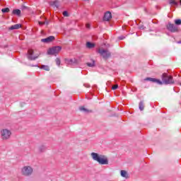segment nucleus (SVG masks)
<instances>
[{
  "instance_id": "6ab92c4d",
  "label": "nucleus",
  "mask_w": 181,
  "mask_h": 181,
  "mask_svg": "<svg viewBox=\"0 0 181 181\" xmlns=\"http://www.w3.org/2000/svg\"><path fill=\"white\" fill-rule=\"evenodd\" d=\"M51 6H54L55 8H59V4L57 1H52L50 3Z\"/></svg>"
},
{
  "instance_id": "f257e3e1",
  "label": "nucleus",
  "mask_w": 181,
  "mask_h": 181,
  "mask_svg": "<svg viewBox=\"0 0 181 181\" xmlns=\"http://www.w3.org/2000/svg\"><path fill=\"white\" fill-rule=\"evenodd\" d=\"M90 156L92 159L98 162L99 165H108V158L104 155L98 154L97 153H91Z\"/></svg>"
},
{
  "instance_id": "bb28decb",
  "label": "nucleus",
  "mask_w": 181,
  "mask_h": 181,
  "mask_svg": "<svg viewBox=\"0 0 181 181\" xmlns=\"http://www.w3.org/2000/svg\"><path fill=\"white\" fill-rule=\"evenodd\" d=\"M45 149H46V148H45L44 146H41L40 147V151L41 152H43V151H45Z\"/></svg>"
},
{
  "instance_id": "0eeeda50",
  "label": "nucleus",
  "mask_w": 181,
  "mask_h": 181,
  "mask_svg": "<svg viewBox=\"0 0 181 181\" xmlns=\"http://www.w3.org/2000/svg\"><path fill=\"white\" fill-rule=\"evenodd\" d=\"M27 57L28 60H36L39 57V54H35L33 49H28Z\"/></svg>"
},
{
  "instance_id": "2eb2a0df",
  "label": "nucleus",
  "mask_w": 181,
  "mask_h": 181,
  "mask_svg": "<svg viewBox=\"0 0 181 181\" xmlns=\"http://www.w3.org/2000/svg\"><path fill=\"white\" fill-rule=\"evenodd\" d=\"M120 175L122 177H125V179H128V173H127L125 170H121Z\"/></svg>"
},
{
  "instance_id": "5701e85b",
  "label": "nucleus",
  "mask_w": 181,
  "mask_h": 181,
  "mask_svg": "<svg viewBox=\"0 0 181 181\" xmlns=\"http://www.w3.org/2000/svg\"><path fill=\"white\" fill-rule=\"evenodd\" d=\"M175 25H181V20L180 19L175 20Z\"/></svg>"
},
{
  "instance_id": "20e7f679",
  "label": "nucleus",
  "mask_w": 181,
  "mask_h": 181,
  "mask_svg": "<svg viewBox=\"0 0 181 181\" xmlns=\"http://www.w3.org/2000/svg\"><path fill=\"white\" fill-rule=\"evenodd\" d=\"M61 51H62V47H60V46L53 47L52 48H49L47 50V54L57 56V54H59V53H60Z\"/></svg>"
},
{
  "instance_id": "a878e982",
  "label": "nucleus",
  "mask_w": 181,
  "mask_h": 181,
  "mask_svg": "<svg viewBox=\"0 0 181 181\" xmlns=\"http://www.w3.org/2000/svg\"><path fill=\"white\" fill-rule=\"evenodd\" d=\"M49 23L47 22H42V21H39V25H48Z\"/></svg>"
},
{
  "instance_id": "c85d7f7f",
  "label": "nucleus",
  "mask_w": 181,
  "mask_h": 181,
  "mask_svg": "<svg viewBox=\"0 0 181 181\" xmlns=\"http://www.w3.org/2000/svg\"><path fill=\"white\" fill-rule=\"evenodd\" d=\"M63 15H64V16H69V13H67V11H64V12H63Z\"/></svg>"
},
{
  "instance_id": "1a4fd4ad",
  "label": "nucleus",
  "mask_w": 181,
  "mask_h": 181,
  "mask_svg": "<svg viewBox=\"0 0 181 181\" xmlns=\"http://www.w3.org/2000/svg\"><path fill=\"white\" fill-rule=\"evenodd\" d=\"M146 81H151L152 83H156L157 84L162 85V81L159 79L153 78H146Z\"/></svg>"
},
{
  "instance_id": "dca6fc26",
  "label": "nucleus",
  "mask_w": 181,
  "mask_h": 181,
  "mask_svg": "<svg viewBox=\"0 0 181 181\" xmlns=\"http://www.w3.org/2000/svg\"><path fill=\"white\" fill-rule=\"evenodd\" d=\"M13 15H17V16H21V10L19 9H14L13 11Z\"/></svg>"
},
{
  "instance_id": "7c9ffc66",
  "label": "nucleus",
  "mask_w": 181,
  "mask_h": 181,
  "mask_svg": "<svg viewBox=\"0 0 181 181\" xmlns=\"http://www.w3.org/2000/svg\"><path fill=\"white\" fill-rule=\"evenodd\" d=\"M86 28H90V24H87Z\"/></svg>"
},
{
  "instance_id": "393cba45",
  "label": "nucleus",
  "mask_w": 181,
  "mask_h": 181,
  "mask_svg": "<svg viewBox=\"0 0 181 181\" xmlns=\"http://www.w3.org/2000/svg\"><path fill=\"white\" fill-rule=\"evenodd\" d=\"M87 66H88V67H94V62H93L92 63H87Z\"/></svg>"
},
{
  "instance_id": "9b49d317",
  "label": "nucleus",
  "mask_w": 181,
  "mask_h": 181,
  "mask_svg": "<svg viewBox=\"0 0 181 181\" xmlns=\"http://www.w3.org/2000/svg\"><path fill=\"white\" fill-rule=\"evenodd\" d=\"M111 18H112V16L111 15V12L107 11L105 13L103 20L108 21H110V19H111Z\"/></svg>"
},
{
  "instance_id": "b1692460",
  "label": "nucleus",
  "mask_w": 181,
  "mask_h": 181,
  "mask_svg": "<svg viewBox=\"0 0 181 181\" xmlns=\"http://www.w3.org/2000/svg\"><path fill=\"white\" fill-rule=\"evenodd\" d=\"M55 62H56L57 66H60V59L57 58V59H55Z\"/></svg>"
},
{
  "instance_id": "72a5a7b5",
  "label": "nucleus",
  "mask_w": 181,
  "mask_h": 181,
  "mask_svg": "<svg viewBox=\"0 0 181 181\" xmlns=\"http://www.w3.org/2000/svg\"><path fill=\"white\" fill-rule=\"evenodd\" d=\"M180 5H181V0H180Z\"/></svg>"
},
{
  "instance_id": "aec40b11",
  "label": "nucleus",
  "mask_w": 181,
  "mask_h": 181,
  "mask_svg": "<svg viewBox=\"0 0 181 181\" xmlns=\"http://www.w3.org/2000/svg\"><path fill=\"white\" fill-rule=\"evenodd\" d=\"M139 108L140 111H144V102L141 101L139 103Z\"/></svg>"
},
{
  "instance_id": "f3484780",
  "label": "nucleus",
  "mask_w": 181,
  "mask_h": 181,
  "mask_svg": "<svg viewBox=\"0 0 181 181\" xmlns=\"http://www.w3.org/2000/svg\"><path fill=\"white\" fill-rule=\"evenodd\" d=\"M40 69H42L43 70H45L46 71H49L50 70V68L47 65H42L40 66Z\"/></svg>"
},
{
  "instance_id": "39448f33",
  "label": "nucleus",
  "mask_w": 181,
  "mask_h": 181,
  "mask_svg": "<svg viewBox=\"0 0 181 181\" xmlns=\"http://www.w3.org/2000/svg\"><path fill=\"white\" fill-rule=\"evenodd\" d=\"M21 173L23 176H30L33 173V168L29 165L24 166L21 169Z\"/></svg>"
},
{
  "instance_id": "9d476101",
  "label": "nucleus",
  "mask_w": 181,
  "mask_h": 181,
  "mask_svg": "<svg viewBox=\"0 0 181 181\" xmlns=\"http://www.w3.org/2000/svg\"><path fill=\"white\" fill-rule=\"evenodd\" d=\"M54 40V36H49L47 38H43L41 40V42L43 43H50V42H53Z\"/></svg>"
},
{
  "instance_id": "7ed1b4c3",
  "label": "nucleus",
  "mask_w": 181,
  "mask_h": 181,
  "mask_svg": "<svg viewBox=\"0 0 181 181\" xmlns=\"http://www.w3.org/2000/svg\"><path fill=\"white\" fill-rule=\"evenodd\" d=\"M162 81L165 84H173L175 83L173 77L172 76H168L166 73L163 74Z\"/></svg>"
},
{
  "instance_id": "412c9836",
  "label": "nucleus",
  "mask_w": 181,
  "mask_h": 181,
  "mask_svg": "<svg viewBox=\"0 0 181 181\" xmlns=\"http://www.w3.org/2000/svg\"><path fill=\"white\" fill-rule=\"evenodd\" d=\"M170 5H178L179 2L175 0H170Z\"/></svg>"
},
{
  "instance_id": "a211bd4d",
  "label": "nucleus",
  "mask_w": 181,
  "mask_h": 181,
  "mask_svg": "<svg viewBox=\"0 0 181 181\" xmlns=\"http://www.w3.org/2000/svg\"><path fill=\"white\" fill-rule=\"evenodd\" d=\"M80 111H81L82 112H90V110H88L87 108L84 107H79Z\"/></svg>"
},
{
  "instance_id": "4468645a",
  "label": "nucleus",
  "mask_w": 181,
  "mask_h": 181,
  "mask_svg": "<svg viewBox=\"0 0 181 181\" xmlns=\"http://www.w3.org/2000/svg\"><path fill=\"white\" fill-rule=\"evenodd\" d=\"M86 47L88 49H93V48L95 47V45L93 42H86Z\"/></svg>"
},
{
  "instance_id": "c756f323",
  "label": "nucleus",
  "mask_w": 181,
  "mask_h": 181,
  "mask_svg": "<svg viewBox=\"0 0 181 181\" xmlns=\"http://www.w3.org/2000/svg\"><path fill=\"white\" fill-rule=\"evenodd\" d=\"M125 37H122V36H120V37H119V39L120 40H123V39H124Z\"/></svg>"
},
{
  "instance_id": "f8f14e48",
  "label": "nucleus",
  "mask_w": 181,
  "mask_h": 181,
  "mask_svg": "<svg viewBox=\"0 0 181 181\" xmlns=\"http://www.w3.org/2000/svg\"><path fill=\"white\" fill-rule=\"evenodd\" d=\"M65 63H66V64L73 65V64H74V63H77V60L76 59H66Z\"/></svg>"
},
{
  "instance_id": "f03ea898",
  "label": "nucleus",
  "mask_w": 181,
  "mask_h": 181,
  "mask_svg": "<svg viewBox=\"0 0 181 181\" xmlns=\"http://www.w3.org/2000/svg\"><path fill=\"white\" fill-rule=\"evenodd\" d=\"M11 135H12V132H11V130L8 129H4L1 131V136L3 141H6L9 139Z\"/></svg>"
},
{
  "instance_id": "6e6552de",
  "label": "nucleus",
  "mask_w": 181,
  "mask_h": 181,
  "mask_svg": "<svg viewBox=\"0 0 181 181\" xmlns=\"http://www.w3.org/2000/svg\"><path fill=\"white\" fill-rule=\"evenodd\" d=\"M167 28L168 29V30H170V32H177V30H179V28H177V26L174 25L173 24L169 23L167 25Z\"/></svg>"
},
{
  "instance_id": "f704fd0d",
  "label": "nucleus",
  "mask_w": 181,
  "mask_h": 181,
  "mask_svg": "<svg viewBox=\"0 0 181 181\" xmlns=\"http://www.w3.org/2000/svg\"><path fill=\"white\" fill-rule=\"evenodd\" d=\"M83 1H90V0H83Z\"/></svg>"
},
{
  "instance_id": "cd10ccee",
  "label": "nucleus",
  "mask_w": 181,
  "mask_h": 181,
  "mask_svg": "<svg viewBox=\"0 0 181 181\" xmlns=\"http://www.w3.org/2000/svg\"><path fill=\"white\" fill-rule=\"evenodd\" d=\"M118 88V85H115L112 87V90H117Z\"/></svg>"
},
{
  "instance_id": "423d86ee",
  "label": "nucleus",
  "mask_w": 181,
  "mask_h": 181,
  "mask_svg": "<svg viewBox=\"0 0 181 181\" xmlns=\"http://www.w3.org/2000/svg\"><path fill=\"white\" fill-rule=\"evenodd\" d=\"M98 53L100 54V56H102V57L105 59H108V57L111 56L110 51L104 49H99Z\"/></svg>"
},
{
  "instance_id": "473e14b6",
  "label": "nucleus",
  "mask_w": 181,
  "mask_h": 181,
  "mask_svg": "<svg viewBox=\"0 0 181 181\" xmlns=\"http://www.w3.org/2000/svg\"><path fill=\"white\" fill-rule=\"evenodd\" d=\"M178 43H181V41H179Z\"/></svg>"
},
{
  "instance_id": "ddd939ff",
  "label": "nucleus",
  "mask_w": 181,
  "mask_h": 181,
  "mask_svg": "<svg viewBox=\"0 0 181 181\" xmlns=\"http://www.w3.org/2000/svg\"><path fill=\"white\" fill-rule=\"evenodd\" d=\"M21 28H22V25L16 24V25H11L10 27V29H11V30H13L14 29H21Z\"/></svg>"
},
{
  "instance_id": "4be33fe9",
  "label": "nucleus",
  "mask_w": 181,
  "mask_h": 181,
  "mask_svg": "<svg viewBox=\"0 0 181 181\" xmlns=\"http://www.w3.org/2000/svg\"><path fill=\"white\" fill-rule=\"evenodd\" d=\"M1 12H3V13H8V12H9V8H2Z\"/></svg>"
},
{
  "instance_id": "2f4dec72",
  "label": "nucleus",
  "mask_w": 181,
  "mask_h": 181,
  "mask_svg": "<svg viewBox=\"0 0 181 181\" xmlns=\"http://www.w3.org/2000/svg\"><path fill=\"white\" fill-rule=\"evenodd\" d=\"M23 9H28V7L24 6V7L23 8Z\"/></svg>"
}]
</instances>
